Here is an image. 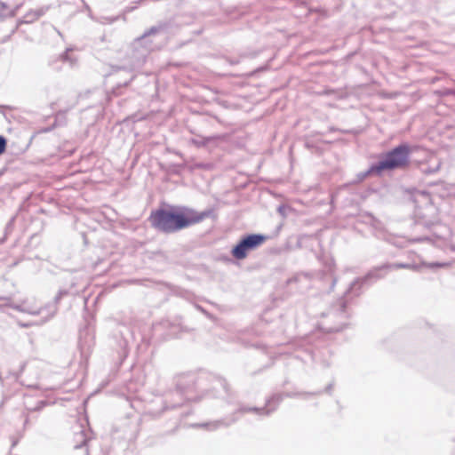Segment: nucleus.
<instances>
[{
  "label": "nucleus",
  "instance_id": "obj_1",
  "mask_svg": "<svg viewBox=\"0 0 455 455\" xmlns=\"http://www.w3.org/2000/svg\"><path fill=\"white\" fill-rule=\"evenodd\" d=\"M210 213V212H197L193 209L185 207L177 211L158 209L151 212L148 220L153 228L170 234L201 222Z\"/></svg>",
  "mask_w": 455,
  "mask_h": 455
},
{
  "label": "nucleus",
  "instance_id": "obj_2",
  "mask_svg": "<svg viewBox=\"0 0 455 455\" xmlns=\"http://www.w3.org/2000/svg\"><path fill=\"white\" fill-rule=\"evenodd\" d=\"M411 147L408 144H401L388 151L381 160L372 164L364 173V177L370 174L380 175L385 171L403 169L409 164Z\"/></svg>",
  "mask_w": 455,
  "mask_h": 455
},
{
  "label": "nucleus",
  "instance_id": "obj_3",
  "mask_svg": "<svg viewBox=\"0 0 455 455\" xmlns=\"http://www.w3.org/2000/svg\"><path fill=\"white\" fill-rule=\"evenodd\" d=\"M198 386H201V383L196 382L194 375L185 374L180 376L177 380V388L171 394L169 406L175 408L181 405L185 401L196 400L193 394Z\"/></svg>",
  "mask_w": 455,
  "mask_h": 455
},
{
  "label": "nucleus",
  "instance_id": "obj_4",
  "mask_svg": "<svg viewBox=\"0 0 455 455\" xmlns=\"http://www.w3.org/2000/svg\"><path fill=\"white\" fill-rule=\"evenodd\" d=\"M266 240L263 235H250L242 239L239 243L232 250V255L237 259L246 258L249 251L258 248Z\"/></svg>",
  "mask_w": 455,
  "mask_h": 455
},
{
  "label": "nucleus",
  "instance_id": "obj_5",
  "mask_svg": "<svg viewBox=\"0 0 455 455\" xmlns=\"http://www.w3.org/2000/svg\"><path fill=\"white\" fill-rule=\"evenodd\" d=\"M74 448L84 453H89V442L92 439L91 430L83 429L79 433L75 434Z\"/></svg>",
  "mask_w": 455,
  "mask_h": 455
},
{
  "label": "nucleus",
  "instance_id": "obj_6",
  "mask_svg": "<svg viewBox=\"0 0 455 455\" xmlns=\"http://www.w3.org/2000/svg\"><path fill=\"white\" fill-rule=\"evenodd\" d=\"M47 11V8L40 7L36 10H31L28 12L24 16V22L31 23L37 20L39 17L43 16Z\"/></svg>",
  "mask_w": 455,
  "mask_h": 455
},
{
  "label": "nucleus",
  "instance_id": "obj_7",
  "mask_svg": "<svg viewBox=\"0 0 455 455\" xmlns=\"http://www.w3.org/2000/svg\"><path fill=\"white\" fill-rule=\"evenodd\" d=\"M411 267V265L409 264H403V263H395V264H388V265H384L382 267H379V269H384V268H387V269H397V268H410Z\"/></svg>",
  "mask_w": 455,
  "mask_h": 455
},
{
  "label": "nucleus",
  "instance_id": "obj_8",
  "mask_svg": "<svg viewBox=\"0 0 455 455\" xmlns=\"http://www.w3.org/2000/svg\"><path fill=\"white\" fill-rule=\"evenodd\" d=\"M228 425V424L225 423L223 420H218V421L206 423L204 425V427H206L210 430H214V429L219 428L220 427H222V426L226 427Z\"/></svg>",
  "mask_w": 455,
  "mask_h": 455
},
{
  "label": "nucleus",
  "instance_id": "obj_9",
  "mask_svg": "<svg viewBox=\"0 0 455 455\" xmlns=\"http://www.w3.org/2000/svg\"><path fill=\"white\" fill-rule=\"evenodd\" d=\"M12 15L10 8L4 3H0V19H4Z\"/></svg>",
  "mask_w": 455,
  "mask_h": 455
},
{
  "label": "nucleus",
  "instance_id": "obj_10",
  "mask_svg": "<svg viewBox=\"0 0 455 455\" xmlns=\"http://www.w3.org/2000/svg\"><path fill=\"white\" fill-rule=\"evenodd\" d=\"M12 308L18 310V311H21V312H27V313H29V314H32V315H37L39 314V311L37 310H32L28 307H24L23 305H12L11 306Z\"/></svg>",
  "mask_w": 455,
  "mask_h": 455
},
{
  "label": "nucleus",
  "instance_id": "obj_11",
  "mask_svg": "<svg viewBox=\"0 0 455 455\" xmlns=\"http://www.w3.org/2000/svg\"><path fill=\"white\" fill-rule=\"evenodd\" d=\"M281 400L282 397L280 395H275L267 402V406L270 407L272 403L278 404Z\"/></svg>",
  "mask_w": 455,
  "mask_h": 455
},
{
  "label": "nucleus",
  "instance_id": "obj_12",
  "mask_svg": "<svg viewBox=\"0 0 455 455\" xmlns=\"http://www.w3.org/2000/svg\"><path fill=\"white\" fill-rule=\"evenodd\" d=\"M275 410V407H272V408H269L267 410H266L265 408H249V409H246V410H243L244 411H256V412H263V411H266V414H268L270 411H274Z\"/></svg>",
  "mask_w": 455,
  "mask_h": 455
},
{
  "label": "nucleus",
  "instance_id": "obj_13",
  "mask_svg": "<svg viewBox=\"0 0 455 455\" xmlns=\"http://www.w3.org/2000/svg\"><path fill=\"white\" fill-rule=\"evenodd\" d=\"M157 31H158V28L156 27H153L150 29H148V31H146L140 38H138V40H142L150 35L157 33Z\"/></svg>",
  "mask_w": 455,
  "mask_h": 455
},
{
  "label": "nucleus",
  "instance_id": "obj_14",
  "mask_svg": "<svg viewBox=\"0 0 455 455\" xmlns=\"http://www.w3.org/2000/svg\"><path fill=\"white\" fill-rule=\"evenodd\" d=\"M5 148H6V140L3 136H0V155L4 152Z\"/></svg>",
  "mask_w": 455,
  "mask_h": 455
},
{
  "label": "nucleus",
  "instance_id": "obj_15",
  "mask_svg": "<svg viewBox=\"0 0 455 455\" xmlns=\"http://www.w3.org/2000/svg\"><path fill=\"white\" fill-rule=\"evenodd\" d=\"M362 283H363V281H362V280H359V279H358V280H355V282H353V283H351V286H350V288H349L348 291H349V292L353 291L355 289H356V287H357V286H360Z\"/></svg>",
  "mask_w": 455,
  "mask_h": 455
},
{
  "label": "nucleus",
  "instance_id": "obj_16",
  "mask_svg": "<svg viewBox=\"0 0 455 455\" xmlns=\"http://www.w3.org/2000/svg\"><path fill=\"white\" fill-rule=\"evenodd\" d=\"M207 141H208V140H202V141H199V140H192V142L194 144H196V146H204V145L206 144Z\"/></svg>",
  "mask_w": 455,
  "mask_h": 455
},
{
  "label": "nucleus",
  "instance_id": "obj_17",
  "mask_svg": "<svg viewBox=\"0 0 455 455\" xmlns=\"http://www.w3.org/2000/svg\"><path fill=\"white\" fill-rule=\"evenodd\" d=\"M372 276H374V277H376V278H379V277H381V276H380V275H379L378 274H375V273H373V272H371V273H370V274L365 277V279L371 278V277H372Z\"/></svg>",
  "mask_w": 455,
  "mask_h": 455
},
{
  "label": "nucleus",
  "instance_id": "obj_18",
  "mask_svg": "<svg viewBox=\"0 0 455 455\" xmlns=\"http://www.w3.org/2000/svg\"><path fill=\"white\" fill-rule=\"evenodd\" d=\"M60 58H61V60H68V51H67L65 53H63V54L60 56Z\"/></svg>",
  "mask_w": 455,
  "mask_h": 455
},
{
  "label": "nucleus",
  "instance_id": "obj_19",
  "mask_svg": "<svg viewBox=\"0 0 455 455\" xmlns=\"http://www.w3.org/2000/svg\"><path fill=\"white\" fill-rule=\"evenodd\" d=\"M218 382H219L220 384H221V385L223 386V387H224V388H227V384H226V382H225L224 380H223V381H222V380H218Z\"/></svg>",
  "mask_w": 455,
  "mask_h": 455
},
{
  "label": "nucleus",
  "instance_id": "obj_20",
  "mask_svg": "<svg viewBox=\"0 0 455 455\" xmlns=\"http://www.w3.org/2000/svg\"><path fill=\"white\" fill-rule=\"evenodd\" d=\"M440 167V164H437L436 167L432 172H436Z\"/></svg>",
  "mask_w": 455,
  "mask_h": 455
}]
</instances>
